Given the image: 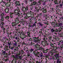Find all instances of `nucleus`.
Here are the masks:
<instances>
[{
	"label": "nucleus",
	"instance_id": "1",
	"mask_svg": "<svg viewBox=\"0 0 63 63\" xmlns=\"http://www.w3.org/2000/svg\"><path fill=\"white\" fill-rule=\"evenodd\" d=\"M39 38V37H33V40H35L36 39V40H35L34 41V42L35 43H38V42H40L41 41V39H38V38Z\"/></svg>",
	"mask_w": 63,
	"mask_h": 63
},
{
	"label": "nucleus",
	"instance_id": "2",
	"mask_svg": "<svg viewBox=\"0 0 63 63\" xmlns=\"http://www.w3.org/2000/svg\"><path fill=\"white\" fill-rule=\"evenodd\" d=\"M17 17L18 18H21V15L19 13H17L16 15Z\"/></svg>",
	"mask_w": 63,
	"mask_h": 63
},
{
	"label": "nucleus",
	"instance_id": "3",
	"mask_svg": "<svg viewBox=\"0 0 63 63\" xmlns=\"http://www.w3.org/2000/svg\"><path fill=\"white\" fill-rule=\"evenodd\" d=\"M12 26L13 27H15V28H16L17 26L16 25V24L15 23V22H13L12 24Z\"/></svg>",
	"mask_w": 63,
	"mask_h": 63
},
{
	"label": "nucleus",
	"instance_id": "4",
	"mask_svg": "<svg viewBox=\"0 0 63 63\" xmlns=\"http://www.w3.org/2000/svg\"><path fill=\"white\" fill-rule=\"evenodd\" d=\"M15 21L17 23H19L20 21L19 20V18L18 17H16L15 20Z\"/></svg>",
	"mask_w": 63,
	"mask_h": 63
},
{
	"label": "nucleus",
	"instance_id": "5",
	"mask_svg": "<svg viewBox=\"0 0 63 63\" xmlns=\"http://www.w3.org/2000/svg\"><path fill=\"white\" fill-rule=\"evenodd\" d=\"M12 42L11 41H10L9 42H7V44H8V46H9V48H11V46L12 45Z\"/></svg>",
	"mask_w": 63,
	"mask_h": 63
},
{
	"label": "nucleus",
	"instance_id": "6",
	"mask_svg": "<svg viewBox=\"0 0 63 63\" xmlns=\"http://www.w3.org/2000/svg\"><path fill=\"white\" fill-rule=\"evenodd\" d=\"M35 47H36V49H39L40 47V45H39V44H37L36 45H35Z\"/></svg>",
	"mask_w": 63,
	"mask_h": 63
},
{
	"label": "nucleus",
	"instance_id": "7",
	"mask_svg": "<svg viewBox=\"0 0 63 63\" xmlns=\"http://www.w3.org/2000/svg\"><path fill=\"white\" fill-rule=\"evenodd\" d=\"M22 8L23 12L24 13H25L26 10L25 9V7L23 6H22Z\"/></svg>",
	"mask_w": 63,
	"mask_h": 63
},
{
	"label": "nucleus",
	"instance_id": "8",
	"mask_svg": "<svg viewBox=\"0 0 63 63\" xmlns=\"http://www.w3.org/2000/svg\"><path fill=\"white\" fill-rule=\"evenodd\" d=\"M33 53L34 54V55H35V54H37V55L38 54V55H40V52L38 51L37 52V53H36L35 52H34V51H33Z\"/></svg>",
	"mask_w": 63,
	"mask_h": 63
},
{
	"label": "nucleus",
	"instance_id": "9",
	"mask_svg": "<svg viewBox=\"0 0 63 63\" xmlns=\"http://www.w3.org/2000/svg\"><path fill=\"white\" fill-rule=\"evenodd\" d=\"M63 25V24H62V23H60L59 24L58 23V27H59V26H61Z\"/></svg>",
	"mask_w": 63,
	"mask_h": 63
},
{
	"label": "nucleus",
	"instance_id": "10",
	"mask_svg": "<svg viewBox=\"0 0 63 63\" xmlns=\"http://www.w3.org/2000/svg\"><path fill=\"white\" fill-rule=\"evenodd\" d=\"M63 1L62 2V4L61 3H60V5H59V7L60 8H62V6H63Z\"/></svg>",
	"mask_w": 63,
	"mask_h": 63
},
{
	"label": "nucleus",
	"instance_id": "11",
	"mask_svg": "<svg viewBox=\"0 0 63 63\" xmlns=\"http://www.w3.org/2000/svg\"><path fill=\"white\" fill-rule=\"evenodd\" d=\"M9 18H10V17L8 16H6L4 17V18H5L6 19H7V20H8L9 19Z\"/></svg>",
	"mask_w": 63,
	"mask_h": 63
},
{
	"label": "nucleus",
	"instance_id": "12",
	"mask_svg": "<svg viewBox=\"0 0 63 63\" xmlns=\"http://www.w3.org/2000/svg\"><path fill=\"white\" fill-rule=\"evenodd\" d=\"M60 58H59L57 61V63H61V61L59 60Z\"/></svg>",
	"mask_w": 63,
	"mask_h": 63
},
{
	"label": "nucleus",
	"instance_id": "13",
	"mask_svg": "<svg viewBox=\"0 0 63 63\" xmlns=\"http://www.w3.org/2000/svg\"><path fill=\"white\" fill-rule=\"evenodd\" d=\"M55 4H58L59 3H58V1L57 0H55L54 2Z\"/></svg>",
	"mask_w": 63,
	"mask_h": 63
},
{
	"label": "nucleus",
	"instance_id": "14",
	"mask_svg": "<svg viewBox=\"0 0 63 63\" xmlns=\"http://www.w3.org/2000/svg\"><path fill=\"white\" fill-rule=\"evenodd\" d=\"M39 56H40V57H43V53L41 52L40 54V55H39Z\"/></svg>",
	"mask_w": 63,
	"mask_h": 63
},
{
	"label": "nucleus",
	"instance_id": "15",
	"mask_svg": "<svg viewBox=\"0 0 63 63\" xmlns=\"http://www.w3.org/2000/svg\"><path fill=\"white\" fill-rule=\"evenodd\" d=\"M58 31L59 32H61V30L59 29L58 30L57 29H56L55 30V32H58Z\"/></svg>",
	"mask_w": 63,
	"mask_h": 63
},
{
	"label": "nucleus",
	"instance_id": "16",
	"mask_svg": "<svg viewBox=\"0 0 63 63\" xmlns=\"http://www.w3.org/2000/svg\"><path fill=\"white\" fill-rule=\"evenodd\" d=\"M2 51H3V52H2V53L3 55H5L7 53L6 51H3V50H2Z\"/></svg>",
	"mask_w": 63,
	"mask_h": 63
},
{
	"label": "nucleus",
	"instance_id": "17",
	"mask_svg": "<svg viewBox=\"0 0 63 63\" xmlns=\"http://www.w3.org/2000/svg\"><path fill=\"white\" fill-rule=\"evenodd\" d=\"M51 31L52 33H54L55 32V30L54 29H52L51 30Z\"/></svg>",
	"mask_w": 63,
	"mask_h": 63
},
{
	"label": "nucleus",
	"instance_id": "18",
	"mask_svg": "<svg viewBox=\"0 0 63 63\" xmlns=\"http://www.w3.org/2000/svg\"><path fill=\"white\" fill-rule=\"evenodd\" d=\"M50 45L51 46V47H54V44H53L52 43H51L50 44Z\"/></svg>",
	"mask_w": 63,
	"mask_h": 63
},
{
	"label": "nucleus",
	"instance_id": "19",
	"mask_svg": "<svg viewBox=\"0 0 63 63\" xmlns=\"http://www.w3.org/2000/svg\"><path fill=\"white\" fill-rule=\"evenodd\" d=\"M39 26H43V24L41 22H39Z\"/></svg>",
	"mask_w": 63,
	"mask_h": 63
},
{
	"label": "nucleus",
	"instance_id": "20",
	"mask_svg": "<svg viewBox=\"0 0 63 63\" xmlns=\"http://www.w3.org/2000/svg\"><path fill=\"white\" fill-rule=\"evenodd\" d=\"M5 12L6 13H9V10L8 9H5Z\"/></svg>",
	"mask_w": 63,
	"mask_h": 63
},
{
	"label": "nucleus",
	"instance_id": "21",
	"mask_svg": "<svg viewBox=\"0 0 63 63\" xmlns=\"http://www.w3.org/2000/svg\"><path fill=\"white\" fill-rule=\"evenodd\" d=\"M18 49H19V48H18V47H16V49H14L15 50V51H18Z\"/></svg>",
	"mask_w": 63,
	"mask_h": 63
},
{
	"label": "nucleus",
	"instance_id": "22",
	"mask_svg": "<svg viewBox=\"0 0 63 63\" xmlns=\"http://www.w3.org/2000/svg\"><path fill=\"white\" fill-rule=\"evenodd\" d=\"M34 51V49L32 48L31 49L30 51V52H31V53H32V51Z\"/></svg>",
	"mask_w": 63,
	"mask_h": 63
},
{
	"label": "nucleus",
	"instance_id": "23",
	"mask_svg": "<svg viewBox=\"0 0 63 63\" xmlns=\"http://www.w3.org/2000/svg\"><path fill=\"white\" fill-rule=\"evenodd\" d=\"M14 12L15 14H17V13H18V11H17V10H15Z\"/></svg>",
	"mask_w": 63,
	"mask_h": 63
},
{
	"label": "nucleus",
	"instance_id": "24",
	"mask_svg": "<svg viewBox=\"0 0 63 63\" xmlns=\"http://www.w3.org/2000/svg\"><path fill=\"white\" fill-rule=\"evenodd\" d=\"M54 49L55 50H56V49H58V48H57V47H54Z\"/></svg>",
	"mask_w": 63,
	"mask_h": 63
},
{
	"label": "nucleus",
	"instance_id": "25",
	"mask_svg": "<svg viewBox=\"0 0 63 63\" xmlns=\"http://www.w3.org/2000/svg\"><path fill=\"white\" fill-rule=\"evenodd\" d=\"M55 22L53 21L51 23V24L52 25H54V24H55Z\"/></svg>",
	"mask_w": 63,
	"mask_h": 63
},
{
	"label": "nucleus",
	"instance_id": "26",
	"mask_svg": "<svg viewBox=\"0 0 63 63\" xmlns=\"http://www.w3.org/2000/svg\"><path fill=\"white\" fill-rule=\"evenodd\" d=\"M45 17H46V19H47V18L49 17V16H48V15H46Z\"/></svg>",
	"mask_w": 63,
	"mask_h": 63
},
{
	"label": "nucleus",
	"instance_id": "27",
	"mask_svg": "<svg viewBox=\"0 0 63 63\" xmlns=\"http://www.w3.org/2000/svg\"><path fill=\"white\" fill-rule=\"evenodd\" d=\"M25 8L26 11H28V7L27 6H26V7H25Z\"/></svg>",
	"mask_w": 63,
	"mask_h": 63
},
{
	"label": "nucleus",
	"instance_id": "28",
	"mask_svg": "<svg viewBox=\"0 0 63 63\" xmlns=\"http://www.w3.org/2000/svg\"><path fill=\"white\" fill-rule=\"evenodd\" d=\"M57 24H58L57 22H56L54 26H55L56 27V26L58 27V25H57Z\"/></svg>",
	"mask_w": 63,
	"mask_h": 63
},
{
	"label": "nucleus",
	"instance_id": "29",
	"mask_svg": "<svg viewBox=\"0 0 63 63\" xmlns=\"http://www.w3.org/2000/svg\"><path fill=\"white\" fill-rule=\"evenodd\" d=\"M32 3H33L32 5H35L36 4V2L35 1H34Z\"/></svg>",
	"mask_w": 63,
	"mask_h": 63
},
{
	"label": "nucleus",
	"instance_id": "30",
	"mask_svg": "<svg viewBox=\"0 0 63 63\" xmlns=\"http://www.w3.org/2000/svg\"><path fill=\"white\" fill-rule=\"evenodd\" d=\"M43 40L44 42V43H47V41H46V38H44L43 39Z\"/></svg>",
	"mask_w": 63,
	"mask_h": 63
},
{
	"label": "nucleus",
	"instance_id": "31",
	"mask_svg": "<svg viewBox=\"0 0 63 63\" xmlns=\"http://www.w3.org/2000/svg\"><path fill=\"white\" fill-rule=\"evenodd\" d=\"M18 57L17 56H16L15 57V59L16 60H18Z\"/></svg>",
	"mask_w": 63,
	"mask_h": 63
},
{
	"label": "nucleus",
	"instance_id": "32",
	"mask_svg": "<svg viewBox=\"0 0 63 63\" xmlns=\"http://www.w3.org/2000/svg\"><path fill=\"white\" fill-rule=\"evenodd\" d=\"M8 54H7V53H6V54H5V56H4V57H6V58H7V57H8Z\"/></svg>",
	"mask_w": 63,
	"mask_h": 63
},
{
	"label": "nucleus",
	"instance_id": "33",
	"mask_svg": "<svg viewBox=\"0 0 63 63\" xmlns=\"http://www.w3.org/2000/svg\"><path fill=\"white\" fill-rule=\"evenodd\" d=\"M1 17H3V16H4V14H2L0 16Z\"/></svg>",
	"mask_w": 63,
	"mask_h": 63
},
{
	"label": "nucleus",
	"instance_id": "34",
	"mask_svg": "<svg viewBox=\"0 0 63 63\" xmlns=\"http://www.w3.org/2000/svg\"><path fill=\"white\" fill-rule=\"evenodd\" d=\"M52 36H49L48 37V38L50 39H52Z\"/></svg>",
	"mask_w": 63,
	"mask_h": 63
},
{
	"label": "nucleus",
	"instance_id": "35",
	"mask_svg": "<svg viewBox=\"0 0 63 63\" xmlns=\"http://www.w3.org/2000/svg\"><path fill=\"white\" fill-rule=\"evenodd\" d=\"M9 59L8 58H6L5 60V61L7 62V61H9Z\"/></svg>",
	"mask_w": 63,
	"mask_h": 63
},
{
	"label": "nucleus",
	"instance_id": "36",
	"mask_svg": "<svg viewBox=\"0 0 63 63\" xmlns=\"http://www.w3.org/2000/svg\"><path fill=\"white\" fill-rule=\"evenodd\" d=\"M15 2L16 3H15V4H18V3H19V2L17 1H16Z\"/></svg>",
	"mask_w": 63,
	"mask_h": 63
},
{
	"label": "nucleus",
	"instance_id": "37",
	"mask_svg": "<svg viewBox=\"0 0 63 63\" xmlns=\"http://www.w3.org/2000/svg\"><path fill=\"white\" fill-rule=\"evenodd\" d=\"M17 43L16 42H15V43H14L13 44L15 46H17Z\"/></svg>",
	"mask_w": 63,
	"mask_h": 63
},
{
	"label": "nucleus",
	"instance_id": "38",
	"mask_svg": "<svg viewBox=\"0 0 63 63\" xmlns=\"http://www.w3.org/2000/svg\"><path fill=\"white\" fill-rule=\"evenodd\" d=\"M42 31H43V30H40V31L39 32V33H40V34H41L42 33Z\"/></svg>",
	"mask_w": 63,
	"mask_h": 63
},
{
	"label": "nucleus",
	"instance_id": "39",
	"mask_svg": "<svg viewBox=\"0 0 63 63\" xmlns=\"http://www.w3.org/2000/svg\"><path fill=\"white\" fill-rule=\"evenodd\" d=\"M42 61H41V62H38V61H36V63H42Z\"/></svg>",
	"mask_w": 63,
	"mask_h": 63
},
{
	"label": "nucleus",
	"instance_id": "40",
	"mask_svg": "<svg viewBox=\"0 0 63 63\" xmlns=\"http://www.w3.org/2000/svg\"><path fill=\"white\" fill-rule=\"evenodd\" d=\"M55 39H56V40L57 41H59V38H55Z\"/></svg>",
	"mask_w": 63,
	"mask_h": 63
},
{
	"label": "nucleus",
	"instance_id": "41",
	"mask_svg": "<svg viewBox=\"0 0 63 63\" xmlns=\"http://www.w3.org/2000/svg\"><path fill=\"white\" fill-rule=\"evenodd\" d=\"M55 58L57 60L58 59H59V56H55Z\"/></svg>",
	"mask_w": 63,
	"mask_h": 63
},
{
	"label": "nucleus",
	"instance_id": "42",
	"mask_svg": "<svg viewBox=\"0 0 63 63\" xmlns=\"http://www.w3.org/2000/svg\"><path fill=\"white\" fill-rule=\"evenodd\" d=\"M42 47L41 46L40 47H39V48L38 49H39L38 50H41L42 48Z\"/></svg>",
	"mask_w": 63,
	"mask_h": 63
},
{
	"label": "nucleus",
	"instance_id": "43",
	"mask_svg": "<svg viewBox=\"0 0 63 63\" xmlns=\"http://www.w3.org/2000/svg\"><path fill=\"white\" fill-rule=\"evenodd\" d=\"M17 10L18 11V13H20V9H18Z\"/></svg>",
	"mask_w": 63,
	"mask_h": 63
},
{
	"label": "nucleus",
	"instance_id": "44",
	"mask_svg": "<svg viewBox=\"0 0 63 63\" xmlns=\"http://www.w3.org/2000/svg\"><path fill=\"white\" fill-rule=\"evenodd\" d=\"M46 43L45 44V45H46V46H48V45H49V44H48V43L47 42L46 43Z\"/></svg>",
	"mask_w": 63,
	"mask_h": 63
},
{
	"label": "nucleus",
	"instance_id": "45",
	"mask_svg": "<svg viewBox=\"0 0 63 63\" xmlns=\"http://www.w3.org/2000/svg\"><path fill=\"white\" fill-rule=\"evenodd\" d=\"M1 19H0V20H1V21H4V17H1Z\"/></svg>",
	"mask_w": 63,
	"mask_h": 63
},
{
	"label": "nucleus",
	"instance_id": "46",
	"mask_svg": "<svg viewBox=\"0 0 63 63\" xmlns=\"http://www.w3.org/2000/svg\"><path fill=\"white\" fill-rule=\"evenodd\" d=\"M23 45H26V43H25L24 42V41L22 43V46H23Z\"/></svg>",
	"mask_w": 63,
	"mask_h": 63
},
{
	"label": "nucleus",
	"instance_id": "47",
	"mask_svg": "<svg viewBox=\"0 0 63 63\" xmlns=\"http://www.w3.org/2000/svg\"><path fill=\"white\" fill-rule=\"evenodd\" d=\"M32 19V18L29 19V21L30 22H32V19Z\"/></svg>",
	"mask_w": 63,
	"mask_h": 63
},
{
	"label": "nucleus",
	"instance_id": "48",
	"mask_svg": "<svg viewBox=\"0 0 63 63\" xmlns=\"http://www.w3.org/2000/svg\"><path fill=\"white\" fill-rule=\"evenodd\" d=\"M20 4H17L16 5H15V7H17L18 6H20Z\"/></svg>",
	"mask_w": 63,
	"mask_h": 63
},
{
	"label": "nucleus",
	"instance_id": "49",
	"mask_svg": "<svg viewBox=\"0 0 63 63\" xmlns=\"http://www.w3.org/2000/svg\"><path fill=\"white\" fill-rule=\"evenodd\" d=\"M34 55L35 56V57H36V56H37V57H39V56L38 55V54H37Z\"/></svg>",
	"mask_w": 63,
	"mask_h": 63
},
{
	"label": "nucleus",
	"instance_id": "50",
	"mask_svg": "<svg viewBox=\"0 0 63 63\" xmlns=\"http://www.w3.org/2000/svg\"><path fill=\"white\" fill-rule=\"evenodd\" d=\"M18 56H20V54H21V53L20 52H19L18 53Z\"/></svg>",
	"mask_w": 63,
	"mask_h": 63
},
{
	"label": "nucleus",
	"instance_id": "51",
	"mask_svg": "<svg viewBox=\"0 0 63 63\" xmlns=\"http://www.w3.org/2000/svg\"><path fill=\"white\" fill-rule=\"evenodd\" d=\"M41 28V30H42V31H43H43H44L45 30H44V28L42 27Z\"/></svg>",
	"mask_w": 63,
	"mask_h": 63
},
{
	"label": "nucleus",
	"instance_id": "52",
	"mask_svg": "<svg viewBox=\"0 0 63 63\" xmlns=\"http://www.w3.org/2000/svg\"><path fill=\"white\" fill-rule=\"evenodd\" d=\"M23 19H21L20 21V22L21 23H22V22H23Z\"/></svg>",
	"mask_w": 63,
	"mask_h": 63
},
{
	"label": "nucleus",
	"instance_id": "53",
	"mask_svg": "<svg viewBox=\"0 0 63 63\" xmlns=\"http://www.w3.org/2000/svg\"><path fill=\"white\" fill-rule=\"evenodd\" d=\"M15 39L16 40H17L18 39V37H15Z\"/></svg>",
	"mask_w": 63,
	"mask_h": 63
},
{
	"label": "nucleus",
	"instance_id": "54",
	"mask_svg": "<svg viewBox=\"0 0 63 63\" xmlns=\"http://www.w3.org/2000/svg\"><path fill=\"white\" fill-rule=\"evenodd\" d=\"M21 52L22 53H23L24 52V51H23V50H21Z\"/></svg>",
	"mask_w": 63,
	"mask_h": 63
},
{
	"label": "nucleus",
	"instance_id": "55",
	"mask_svg": "<svg viewBox=\"0 0 63 63\" xmlns=\"http://www.w3.org/2000/svg\"><path fill=\"white\" fill-rule=\"evenodd\" d=\"M30 14L32 15V12L31 11H30Z\"/></svg>",
	"mask_w": 63,
	"mask_h": 63
},
{
	"label": "nucleus",
	"instance_id": "56",
	"mask_svg": "<svg viewBox=\"0 0 63 63\" xmlns=\"http://www.w3.org/2000/svg\"><path fill=\"white\" fill-rule=\"evenodd\" d=\"M26 52H27V53H28L29 52V51H28V50L27 49L26 50Z\"/></svg>",
	"mask_w": 63,
	"mask_h": 63
},
{
	"label": "nucleus",
	"instance_id": "57",
	"mask_svg": "<svg viewBox=\"0 0 63 63\" xmlns=\"http://www.w3.org/2000/svg\"><path fill=\"white\" fill-rule=\"evenodd\" d=\"M18 57H19V59H20L21 60V59H22V58H21V56H18Z\"/></svg>",
	"mask_w": 63,
	"mask_h": 63
},
{
	"label": "nucleus",
	"instance_id": "58",
	"mask_svg": "<svg viewBox=\"0 0 63 63\" xmlns=\"http://www.w3.org/2000/svg\"><path fill=\"white\" fill-rule=\"evenodd\" d=\"M29 40H30V41H32V38H30L29 39Z\"/></svg>",
	"mask_w": 63,
	"mask_h": 63
},
{
	"label": "nucleus",
	"instance_id": "59",
	"mask_svg": "<svg viewBox=\"0 0 63 63\" xmlns=\"http://www.w3.org/2000/svg\"><path fill=\"white\" fill-rule=\"evenodd\" d=\"M25 17L26 18H28V17L27 16H25Z\"/></svg>",
	"mask_w": 63,
	"mask_h": 63
},
{
	"label": "nucleus",
	"instance_id": "60",
	"mask_svg": "<svg viewBox=\"0 0 63 63\" xmlns=\"http://www.w3.org/2000/svg\"><path fill=\"white\" fill-rule=\"evenodd\" d=\"M58 2L59 3H59V4H60V3H61V0H60Z\"/></svg>",
	"mask_w": 63,
	"mask_h": 63
},
{
	"label": "nucleus",
	"instance_id": "61",
	"mask_svg": "<svg viewBox=\"0 0 63 63\" xmlns=\"http://www.w3.org/2000/svg\"><path fill=\"white\" fill-rule=\"evenodd\" d=\"M16 56H17V57H18V54H16Z\"/></svg>",
	"mask_w": 63,
	"mask_h": 63
},
{
	"label": "nucleus",
	"instance_id": "62",
	"mask_svg": "<svg viewBox=\"0 0 63 63\" xmlns=\"http://www.w3.org/2000/svg\"><path fill=\"white\" fill-rule=\"evenodd\" d=\"M10 16V17H11V18H12V17H13V15H11Z\"/></svg>",
	"mask_w": 63,
	"mask_h": 63
},
{
	"label": "nucleus",
	"instance_id": "63",
	"mask_svg": "<svg viewBox=\"0 0 63 63\" xmlns=\"http://www.w3.org/2000/svg\"><path fill=\"white\" fill-rule=\"evenodd\" d=\"M3 30H4V31H5V28L3 27V29H2Z\"/></svg>",
	"mask_w": 63,
	"mask_h": 63
},
{
	"label": "nucleus",
	"instance_id": "64",
	"mask_svg": "<svg viewBox=\"0 0 63 63\" xmlns=\"http://www.w3.org/2000/svg\"><path fill=\"white\" fill-rule=\"evenodd\" d=\"M62 41L61 43L62 45H63V41L62 40H61Z\"/></svg>",
	"mask_w": 63,
	"mask_h": 63
}]
</instances>
